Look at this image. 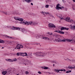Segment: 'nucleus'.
I'll return each mask as SVG.
<instances>
[{
	"mask_svg": "<svg viewBox=\"0 0 75 75\" xmlns=\"http://www.w3.org/2000/svg\"><path fill=\"white\" fill-rule=\"evenodd\" d=\"M47 54H49V53H45L44 52H37L36 53H33V55H35L37 57H45L47 55Z\"/></svg>",
	"mask_w": 75,
	"mask_h": 75,
	"instance_id": "1",
	"label": "nucleus"
},
{
	"mask_svg": "<svg viewBox=\"0 0 75 75\" xmlns=\"http://www.w3.org/2000/svg\"><path fill=\"white\" fill-rule=\"evenodd\" d=\"M7 71L9 74H10V73H13V72L15 73H17V70L14 68H10L8 69L7 70Z\"/></svg>",
	"mask_w": 75,
	"mask_h": 75,
	"instance_id": "2",
	"label": "nucleus"
},
{
	"mask_svg": "<svg viewBox=\"0 0 75 75\" xmlns=\"http://www.w3.org/2000/svg\"><path fill=\"white\" fill-rule=\"evenodd\" d=\"M23 24L26 25H31L33 24V21H30V22H27V21L24 22V21L23 22Z\"/></svg>",
	"mask_w": 75,
	"mask_h": 75,
	"instance_id": "3",
	"label": "nucleus"
},
{
	"mask_svg": "<svg viewBox=\"0 0 75 75\" xmlns=\"http://www.w3.org/2000/svg\"><path fill=\"white\" fill-rule=\"evenodd\" d=\"M48 27L49 28H56V26L54 24L50 23L48 25Z\"/></svg>",
	"mask_w": 75,
	"mask_h": 75,
	"instance_id": "4",
	"label": "nucleus"
},
{
	"mask_svg": "<svg viewBox=\"0 0 75 75\" xmlns=\"http://www.w3.org/2000/svg\"><path fill=\"white\" fill-rule=\"evenodd\" d=\"M14 19L15 20H18V21H23L24 19H23V18H18L17 17H14Z\"/></svg>",
	"mask_w": 75,
	"mask_h": 75,
	"instance_id": "5",
	"label": "nucleus"
},
{
	"mask_svg": "<svg viewBox=\"0 0 75 75\" xmlns=\"http://www.w3.org/2000/svg\"><path fill=\"white\" fill-rule=\"evenodd\" d=\"M61 31H62L63 30H69V28H67L66 27H62L60 28Z\"/></svg>",
	"mask_w": 75,
	"mask_h": 75,
	"instance_id": "6",
	"label": "nucleus"
},
{
	"mask_svg": "<svg viewBox=\"0 0 75 75\" xmlns=\"http://www.w3.org/2000/svg\"><path fill=\"white\" fill-rule=\"evenodd\" d=\"M66 41H68V42H71H71H75V40H72L67 39H66Z\"/></svg>",
	"mask_w": 75,
	"mask_h": 75,
	"instance_id": "7",
	"label": "nucleus"
},
{
	"mask_svg": "<svg viewBox=\"0 0 75 75\" xmlns=\"http://www.w3.org/2000/svg\"><path fill=\"white\" fill-rule=\"evenodd\" d=\"M74 24L72 26V25H70V27L71 29H74V30H75V21H74Z\"/></svg>",
	"mask_w": 75,
	"mask_h": 75,
	"instance_id": "8",
	"label": "nucleus"
},
{
	"mask_svg": "<svg viewBox=\"0 0 75 75\" xmlns=\"http://www.w3.org/2000/svg\"><path fill=\"white\" fill-rule=\"evenodd\" d=\"M16 50H17L18 49V50H20L21 49V47H20V45L19 44H18V45H16Z\"/></svg>",
	"mask_w": 75,
	"mask_h": 75,
	"instance_id": "9",
	"label": "nucleus"
},
{
	"mask_svg": "<svg viewBox=\"0 0 75 75\" xmlns=\"http://www.w3.org/2000/svg\"><path fill=\"white\" fill-rule=\"evenodd\" d=\"M13 27L12 28V30H20V28H16V27H14V26H13Z\"/></svg>",
	"mask_w": 75,
	"mask_h": 75,
	"instance_id": "10",
	"label": "nucleus"
},
{
	"mask_svg": "<svg viewBox=\"0 0 75 75\" xmlns=\"http://www.w3.org/2000/svg\"><path fill=\"white\" fill-rule=\"evenodd\" d=\"M22 55H21V56H22L23 57H24V56H25L26 57H27V56H28V54H27L26 52L25 53H22Z\"/></svg>",
	"mask_w": 75,
	"mask_h": 75,
	"instance_id": "11",
	"label": "nucleus"
},
{
	"mask_svg": "<svg viewBox=\"0 0 75 75\" xmlns=\"http://www.w3.org/2000/svg\"><path fill=\"white\" fill-rule=\"evenodd\" d=\"M70 19V18L69 17H67L65 19H64V20H65V21H67L68 22H69Z\"/></svg>",
	"mask_w": 75,
	"mask_h": 75,
	"instance_id": "12",
	"label": "nucleus"
},
{
	"mask_svg": "<svg viewBox=\"0 0 75 75\" xmlns=\"http://www.w3.org/2000/svg\"><path fill=\"white\" fill-rule=\"evenodd\" d=\"M54 71H55V72H56L57 73H61V72H59V71H60V69L58 70L57 69H54Z\"/></svg>",
	"mask_w": 75,
	"mask_h": 75,
	"instance_id": "13",
	"label": "nucleus"
},
{
	"mask_svg": "<svg viewBox=\"0 0 75 75\" xmlns=\"http://www.w3.org/2000/svg\"><path fill=\"white\" fill-rule=\"evenodd\" d=\"M59 6V4H58L57 5L56 7L55 8L56 9H57V10H59L60 6Z\"/></svg>",
	"mask_w": 75,
	"mask_h": 75,
	"instance_id": "14",
	"label": "nucleus"
},
{
	"mask_svg": "<svg viewBox=\"0 0 75 75\" xmlns=\"http://www.w3.org/2000/svg\"><path fill=\"white\" fill-rule=\"evenodd\" d=\"M38 24V22H33L32 23V24H33V25H35V24H36V25H37V24Z\"/></svg>",
	"mask_w": 75,
	"mask_h": 75,
	"instance_id": "15",
	"label": "nucleus"
},
{
	"mask_svg": "<svg viewBox=\"0 0 75 75\" xmlns=\"http://www.w3.org/2000/svg\"><path fill=\"white\" fill-rule=\"evenodd\" d=\"M22 53L18 52L16 54V55L17 56H19V55H23Z\"/></svg>",
	"mask_w": 75,
	"mask_h": 75,
	"instance_id": "16",
	"label": "nucleus"
},
{
	"mask_svg": "<svg viewBox=\"0 0 75 75\" xmlns=\"http://www.w3.org/2000/svg\"><path fill=\"white\" fill-rule=\"evenodd\" d=\"M61 31L62 30H59V34H64V32Z\"/></svg>",
	"mask_w": 75,
	"mask_h": 75,
	"instance_id": "17",
	"label": "nucleus"
},
{
	"mask_svg": "<svg viewBox=\"0 0 75 75\" xmlns=\"http://www.w3.org/2000/svg\"><path fill=\"white\" fill-rule=\"evenodd\" d=\"M42 39H44V40H50V39L47 37H42Z\"/></svg>",
	"mask_w": 75,
	"mask_h": 75,
	"instance_id": "18",
	"label": "nucleus"
},
{
	"mask_svg": "<svg viewBox=\"0 0 75 75\" xmlns=\"http://www.w3.org/2000/svg\"><path fill=\"white\" fill-rule=\"evenodd\" d=\"M5 42L4 40H1L0 39V43H3V44H4Z\"/></svg>",
	"mask_w": 75,
	"mask_h": 75,
	"instance_id": "19",
	"label": "nucleus"
},
{
	"mask_svg": "<svg viewBox=\"0 0 75 75\" xmlns=\"http://www.w3.org/2000/svg\"><path fill=\"white\" fill-rule=\"evenodd\" d=\"M7 73V71H4L2 72V74H3V75H6V73Z\"/></svg>",
	"mask_w": 75,
	"mask_h": 75,
	"instance_id": "20",
	"label": "nucleus"
},
{
	"mask_svg": "<svg viewBox=\"0 0 75 75\" xmlns=\"http://www.w3.org/2000/svg\"><path fill=\"white\" fill-rule=\"evenodd\" d=\"M27 3H30V2H31V0H24Z\"/></svg>",
	"mask_w": 75,
	"mask_h": 75,
	"instance_id": "21",
	"label": "nucleus"
},
{
	"mask_svg": "<svg viewBox=\"0 0 75 75\" xmlns=\"http://www.w3.org/2000/svg\"><path fill=\"white\" fill-rule=\"evenodd\" d=\"M42 68H43L44 69H48V67L44 66L42 67Z\"/></svg>",
	"mask_w": 75,
	"mask_h": 75,
	"instance_id": "22",
	"label": "nucleus"
},
{
	"mask_svg": "<svg viewBox=\"0 0 75 75\" xmlns=\"http://www.w3.org/2000/svg\"><path fill=\"white\" fill-rule=\"evenodd\" d=\"M4 14H5L6 15H7V14H8V15H10V14H9V12H4Z\"/></svg>",
	"mask_w": 75,
	"mask_h": 75,
	"instance_id": "23",
	"label": "nucleus"
},
{
	"mask_svg": "<svg viewBox=\"0 0 75 75\" xmlns=\"http://www.w3.org/2000/svg\"><path fill=\"white\" fill-rule=\"evenodd\" d=\"M35 37L36 38H40V35H35Z\"/></svg>",
	"mask_w": 75,
	"mask_h": 75,
	"instance_id": "24",
	"label": "nucleus"
},
{
	"mask_svg": "<svg viewBox=\"0 0 75 75\" xmlns=\"http://www.w3.org/2000/svg\"><path fill=\"white\" fill-rule=\"evenodd\" d=\"M60 71H63L64 72H65L66 71V70L65 69H60Z\"/></svg>",
	"mask_w": 75,
	"mask_h": 75,
	"instance_id": "25",
	"label": "nucleus"
},
{
	"mask_svg": "<svg viewBox=\"0 0 75 75\" xmlns=\"http://www.w3.org/2000/svg\"><path fill=\"white\" fill-rule=\"evenodd\" d=\"M7 61H9V62H13V60H12L10 59H8V60Z\"/></svg>",
	"mask_w": 75,
	"mask_h": 75,
	"instance_id": "26",
	"label": "nucleus"
},
{
	"mask_svg": "<svg viewBox=\"0 0 75 75\" xmlns=\"http://www.w3.org/2000/svg\"><path fill=\"white\" fill-rule=\"evenodd\" d=\"M68 68H69V69H74V67H71H71H70V66H69L68 67Z\"/></svg>",
	"mask_w": 75,
	"mask_h": 75,
	"instance_id": "27",
	"label": "nucleus"
},
{
	"mask_svg": "<svg viewBox=\"0 0 75 75\" xmlns=\"http://www.w3.org/2000/svg\"><path fill=\"white\" fill-rule=\"evenodd\" d=\"M13 61H17V59H16V58L13 59H12Z\"/></svg>",
	"mask_w": 75,
	"mask_h": 75,
	"instance_id": "28",
	"label": "nucleus"
},
{
	"mask_svg": "<svg viewBox=\"0 0 75 75\" xmlns=\"http://www.w3.org/2000/svg\"><path fill=\"white\" fill-rule=\"evenodd\" d=\"M45 12H44L43 11L41 12V14H43V15H44V16H45Z\"/></svg>",
	"mask_w": 75,
	"mask_h": 75,
	"instance_id": "29",
	"label": "nucleus"
},
{
	"mask_svg": "<svg viewBox=\"0 0 75 75\" xmlns=\"http://www.w3.org/2000/svg\"><path fill=\"white\" fill-rule=\"evenodd\" d=\"M47 34H50V35H52V33L48 32Z\"/></svg>",
	"mask_w": 75,
	"mask_h": 75,
	"instance_id": "30",
	"label": "nucleus"
},
{
	"mask_svg": "<svg viewBox=\"0 0 75 75\" xmlns=\"http://www.w3.org/2000/svg\"><path fill=\"white\" fill-rule=\"evenodd\" d=\"M58 42H61L62 41V39L59 38H58Z\"/></svg>",
	"mask_w": 75,
	"mask_h": 75,
	"instance_id": "31",
	"label": "nucleus"
},
{
	"mask_svg": "<svg viewBox=\"0 0 75 75\" xmlns=\"http://www.w3.org/2000/svg\"><path fill=\"white\" fill-rule=\"evenodd\" d=\"M25 74L26 75H28L29 74V72H28V71H27L25 72Z\"/></svg>",
	"mask_w": 75,
	"mask_h": 75,
	"instance_id": "32",
	"label": "nucleus"
},
{
	"mask_svg": "<svg viewBox=\"0 0 75 75\" xmlns=\"http://www.w3.org/2000/svg\"><path fill=\"white\" fill-rule=\"evenodd\" d=\"M71 67H73V69H74L75 68V65H73L71 66Z\"/></svg>",
	"mask_w": 75,
	"mask_h": 75,
	"instance_id": "33",
	"label": "nucleus"
},
{
	"mask_svg": "<svg viewBox=\"0 0 75 75\" xmlns=\"http://www.w3.org/2000/svg\"><path fill=\"white\" fill-rule=\"evenodd\" d=\"M48 7H49V5H46L45 6V8H48Z\"/></svg>",
	"mask_w": 75,
	"mask_h": 75,
	"instance_id": "34",
	"label": "nucleus"
},
{
	"mask_svg": "<svg viewBox=\"0 0 75 75\" xmlns=\"http://www.w3.org/2000/svg\"><path fill=\"white\" fill-rule=\"evenodd\" d=\"M64 7L63 6H62V7H60V8H59V9H61V10H62V8H64Z\"/></svg>",
	"mask_w": 75,
	"mask_h": 75,
	"instance_id": "35",
	"label": "nucleus"
},
{
	"mask_svg": "<svg viewBox=\"0 0 75 75\" xmlns=\"http://www.w3.org/2000/svg\"><path fill=\"white\" fill-rule=\"evenodd\" d=\"M66 40V39H65V40H62L61 42H65L66 41V40Z\"/></svg>",
	"mask_w": 75,
	"mask_h": 75,
	"instance_id": "36",
	"label": "nucleus"
},
{
	"mask_svg": "<svg viewBox=\"0 0 75 75\" xmlns=\"http://www.w3.org/2000/svg\"><path fill=\"white\" fill-rule=\"evenodd\" d=\"M5 37H6V38H12V37H10L9 36H7L6 35H5Z\"/></svg>",
	"mask_w": 75,
	"mask_h": 75,
	"instance_id": "37",
	"label": "nucleus"
},
{
	"mask_svg": "<svg viewBox=\"0 0 75 75\" xmlns=\"http://www.w3.org/2000/svg\"><path fill=\"white\" fill-rule=\"evenodd\" d=\"M69 22H70V23H72V22H73V20L71 19V20L69 21Z\"/></svg>",
	"mask_w": 75,
	"mask_h": 75,
	"instance_id": "38",
	"label": "nucleus"
},
{
	"mask_svg": "<svg viewBox=\"0 0 75 75\" xmlns=\"http://www.w3.org/2000/svg\"><path fill=\"white\" fill-rule=\"evenodd\" d=\"M54 32H56V33H59V30H55L54 31Z\"/></svg>",
	"mask_w": 75,
	"mask_h": 75,
	"instance_id": "39",
	"label": "nucleus"
},
{
	"mask_svg": "<svg viewBox=\"0 0 75 75\" xmlns=\"http://www.w3.org/2000/svg\"><path fill=\"white\" fill-rule=\"evenodd\" d=\"M20 47L21 48H23V45H20Z\"/></svg>",
	"mask_w": 75,
	"mask_h": 75,
	"instance_id": "40",
	"label": "nucleus"
},
{
	"mask_svg": "<svg viewBox=\"0 0 75 75\" xmlns=\"http://www.w3.org/2000/svg\"><path fill=\"white\" fill-rule=\"evenodd\" d=\"M55 40L57 42H58V38L55 39Z\"/></svg>",
	"mask_w": 75,
	"mask_h": 75,
	"instance_id": "41",
	"label": "nucleus"
},
{
	"mask_svg": "<svg viewBox=\"0 0 75 75\" xmlns=\"http://www.w3.org/2000/svg\"><path fill=\"white\" fill-rule=\"evenodd\" d=\"M55 37L56 38H58V35L56 34L55 36Z\"/></svg>",
	"mask_w": 75,
	"mask_h": 75,
	"instance_id": "42",
	"label": "nucleus"
},
{
	"mask_svg": "<svg viewBox=\"0 0 75 75\" xmlns=\"http://www.w3.org/2000/svg\"><path fill=\"white\" fill-rule=\"evenodd\" d=\"M38 74H42V73H41V72L40 71H38Z\"/></svg>",
	"mask_w": 75,
	"mask_h": 75,
	"instance_id": "43",
	"label": "nucleus"
},
{
	"mask_svg": "<svg viewBox=\"0 0 75 75\" xmlns=\"http://www.w3.org/2000/svg\"><path fill=\"white\" fill-rule=\"evenodd\" d=\"M21 31L22 32H23L24 31V29H21Z\"/></svg>",
	"mask_w": 75,
	"mask_h": 75,
	"instance_id": "44",
	"label": "nucleus"
},
{
	"mask_svg": "<svg viewBox=\"0 0 75 75\" xmlns=\"http://www.w3.org/2000/svg\"><path fill=\"white\" fill-rule=\"evenodd\" d=\"M46 73L47 74H51V73L50 72H46Z\"/></svg>",
	"mask_w": 75,
	"mask_h": 75,
	"instance_id": "45",
	"label": "nucleus"
},
{
	"mask_svg": "<svg viewBox=\"0 0 75 75\" xmlns=\"http://www.w3.org/2000/svg\"><path fill=\"white\" fill-rule=\"evenodd\" d=\"M5 42H7V43H9V41H6Z\"/></svg>",
	"mask_w": 75,
	"mask_h": 75,
	"instance_id": "46",
	"label": "nucleus"
},
{
	"mask_svg": "<svg viewBox=\"0 0 75 75\" xmlns=\"http://www.w3.org/2000/svg\"><path fill=\"white\" fill-rule=\"evenodd\" d=\"M69 71H67L66 72V73H67V74H68V73H69Z\"/></svg>",
	"mask_w": 75,
	"mask_h": 75,
	"instance_id": "47",
	"label": "nucleus"
},
{
	"mask_svg": "<svg viewBox=\"0 0 75 75\" xmlns=\"http://www.w3.org/2000/svg\"><path fill=\"white\" fill-rule=\"evenodd\" d=\"M45 14H49V12H47V13H45Z\"/></svg>",
	"mask_w": 75,
	"mask_h": 75,
	"instance_id": "48",
	"label": "nucleus"
},
{
	"mask_svg": "<svg viewBox=\"0 0 75 75\" xmlns=\"http://www.w3.org/2000/svg\"><path fill=\"white\" fill-rule=\"evenodd\" d=\"M54 62H55V61H51L52 63H54Z\"/></svg>",
	"mask_w": 75,
	"mask_h": 75,
	"instance_id": "49",
	"label": "nucleus"
},
{
	"mask_svg": "<svg viewBox=\"0 0 75 75\" xmlns=\"http://www.w3.org/2000/svg\"><path fill=\"white\" fill-rule=\"evenodd\" d=\"M23 65H24V64H25V65H27L25 63H23Z\"/></svg>",
	"mask_w": 75,
	"mask_h": 75,
	"instance_id": "50",
	"label": "nucleus"
},
{
	"mask_svg": "<svg viewBox=\"0 0 75 75\" xmlns=\"http://www.w3.org/2000/svg\"><path fill=\"white\" fill-rule=\"evenodd\" d=\"M69 72H71V71H71V70H69Z\"/></svg>",
	"mask_w": 75,
	"mask_h": 75,
	"instance_id": "51",
	"label": "nucleus"
},
{
	"mask_svg": "<svg viewBox=\"0 0 75 75\" xmlns=\"http://www.w3.org/2000/svg\"><path fill=\"white\" fill-rule=\"evenodd\" d=\"M54 64H57V62H56L55 61H54Z\"/></svg>",
	"mask_w": 75,
	"mask_h": 75,
	"instance_id": "52",
	"label": "nucleus"
},
{
	"mask_svg": "<svg viewBox=\"0 0 75 75\" xmlns=\"http://www.w3.org/2000/svg\"><path fill=\"white\" fill-rule=\"evenodd\" d=\"M67 59L68 60H68L69 61H71V60H70L69 59H68V58H67Z\"/></svg>",
	"mask_w": 75,
	"mask_h": 75,
	"instance_id": "53",
	"label": "nucleus"
},
{
	"mask_svg": "<svg viewBox=\"0 0 75 75\" xmlns=\"http://www.w3.org/2000/svg\"><path fill=\"white\" fill-rule=\"evenodd\" d=\"M31 5H32V6H33V3H31Z\"/></svg>",
	"mask_w": 75,
	"mask_h": 75,
	"instance_id": "54",
	"label": "nucleus"
},
{
	"mask_svg": "<svg viewBox=\"0 0 75 75\" xmlns=\"http://www.w3.org/2000/svg\"><path fill=\"white\" fill-rule=\"evenodd\" d=\"M55 35H56V34H55L54 35H53V36H55Z\"/></svg>",
	"mask_w": 75,
	"mask_h": 75,
	"instance_id": "55",
	"label": "nucleus"
},
{
	"mask_svg": "<svg viewBox=\"0 0 75 75\" xmlns=\"http://www.w3.org/2000/svg\"><path fill=\"white\" fill-rule=\"evenodd\" d=\"M12 43V42H11V41H9V44L10 43Z\"/></svg>",
	"mask_w": 75,
	"mask_h": 75,
	"instance_id": "56",
	"label": "nucleus"
},
{
	"mask_svg": "<svg viewBox=\"0 0 75 75\" xmlns=\"http://www.w3.org/2000/svg\"><path fill=\"white\" fill-rule=\"evenodd\" d=\"M73 1L74 2H75V0H73Z\"/></svg>",
	"mask_w": 75,
	"mask_h": 75,
	"instance_id": "57",
	"label": "nucleus"
},
{
	"mask_svg": "<svg viewBox=\"0 0 75 75\" xmlns=\"http://www.w3.org/2000/svg\"><path fill=\"white\" fill-rule=\"evenodd\" d=\"M12 13L13 14H15V13L14 12L13 13L12 12Z\"/></svg>",
	"mask_w": 75,
	"mask_h": 75,
	"instance_id": "58",
	"label": "nucleus"
},
{
	"mask_svg": "<svg viewBox=\"0 0 75 75\" xmlns=\"http://www.w3.org/2000/svg\"><path fill=\"white\" fill-rule=\"evenodd\" d=\"M54 66H55V64H53V67H54Z\"/></svg>",
	"mask_w": 75,
	"mask_h": 75,
	"instance_id": "59",
	"label": "nucleus"
},
{
	"mask_svg": "<svg viewBox=\"0 0 75 75\" xmlns=\"http://www.w3.org/2000/svg\"><path fill=\"white\" fill-rule=\"evenodd\" d=\"M63 19V18H61L60 19V20H62Z\"/></svg>",
	"mask_w": 75,
	"mask_h": 75,
	"instance_id": "60",
	"label": "nucleus"
},
{
	"mask_svg": "<svg viewBox=\"0 0 75 75\" xmlns=\"http://www.w3.org/2000/svg\"><path fill=\"white\" fill-rule=\"evenodd\" d=\"M65 59L66 61H67V60H68L67 59Z\"/></svg>",
	"mask_w": 75,
	"mask_h": 75,
	"instance_id": "61",
	"label": "nucleus"
},
{
	"mask_svg": "<svg viewBox=\"0 0 75 75\" xmlns=\"http://www.w3.org/2000/svg\"><path fill=\"white\" fill-rule=\"evenodd\" d=\"M20 23H21V24H22V23L23 24V22L22 23V22H20Z\"/></svg>",
	"mask_w": 75,
	"mask_h": 75,
	"instance_id": "62",
	"label": "nucleus"
},
{
	"mask_svg": "<svg viewBox=\"0 0 75 75\" xmlns=\"http://www.w3.org/2000/svg\"><path fill=\"white\" fill-rule=\"evenodd\" d=\"M3 48H4V47H2V49H3Z\"/></svg>",
	"mask_w": 75,
	"mask_h": 75,
	"instance_id": "63",
	"label": "nucleus"
},
{
	"mask_svg": "<svg viewBox=\"0 0 75 75\" xmlns=\"http://www.w3.org/2000/svg\"><path fill=\"white\" fill-rule=\"evenodd\" d=\"M71 50H73V48H71Z\"/></svg>",
	"mask_w": 75,
	"mask_h": 75,
	"instance_id": "64",
	"label": "nucleus"
}]
</instances>
